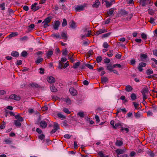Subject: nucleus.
<instances>
[{"instance_id":"obj_1","label":"nucleus","mask_w":157,"mask_h":157,"mask_svg":"<svg viewBox=\"0 0 157 157\" xmlns=\"http://www.w3.org/2000/svg\"><path fill=\"white\" fill-rule=\"evenodd\" d=\"M15 118L17 119L14 121V124L16 127H20L21 125L20 122H22L24 121V119L21 117L19 114H17L15 116Z\"/></svg>"},{"instance_id":"obj_2","label":"nucleus","mask_w":157,"mask_h":157,"mask_svg":"<svg viewBox=\"0 0 157 157\" xmlns=\"http://www.w3.org/2000/svg\"><path fill=\"white\" fill-rule=\"evenodd\" d=\"M148 89L147 86L144 87L141 90V93L143 96V99H147V97L146 94H148Z\"/></svg>"},{"instance_id":"obj_3","label":"nucleus","mask_w":157,"mask_h":157,"mask_svg":"<svg viewBox=\"0 0 157 157\" xmlns=\"http://www.w3.org/2000/svg\"><path fill=\"white\" fill-rule=\"evenodd\" d=\"M51 19L52 17H49L44 19V21L42 22V23H44L43 25L44 28H46L49 26L48 24L51 21Z\"/></svg>"},{"instance_id":"obj_4","label":"nucleus","mask_w":157,"mask_h":157,"mask_svg":"<svg viewBox=\"0 0 157 157\" xmlns=\"http://www.w3.org/2000/svg\"><path fill=\"white\" fill-rule=\"evenodd\" d=\"M146 65V63H145L141 62L139 63V66H138V69L139 71L141 72L143 70V67H145Z\"/></svg>"},{"instance_id":"obj_5","label":"nucleus","mask_w":157,"mask_h":157,"mask_svg":"<svg viewBox=\"0 0 157 157\" xmlns=\"http://www.w3.org/2000/svg\"><path fill=\"white\" fill-rule=\"evenodd\" d=\"M37 4V3H35L33 4L32 5L31 9L33 11H35L39 10L40 8L39 6H36Z\"/></svg>"},{"instance_id":"obj_6","label":"nucleus","mask_w":157,"mask_h":157,"mask_svg":"<svg viewBox=\"0 0 157 157\" xmlns=\"http://www.w3.org/2000/svg\"><path fill=\"white\" fill-rule=\"evenodd\" d=\"M10 99H14L16 101H19L20 99V98L19 96H17L16 94H11L9 97Z\"/></svg>"},{"instance_id":"obj_7","label":"nucleus","mask_w":157,"mask_h":157,"mask_svg":"<svg viewBox=\"0 0 157 157\" xmlns=\"http://www.w3.org/2000/svg\"><path fill=\"white\" fill-rule=\"evenodd\" d=\"M69 90L71 94L73 96H76L77 94V91L73 88H71Z\"/></svg>"},{"instance_id":"obj_8","label":"nucleus","mask_w":157,"mask_h":157,"mask_svg":"<svg viewBox=\"0 0 157 157\" xmlns=\"http://www.w3.org/2000/svg\"><path fill=\"white\" fill-rule=\"evenodd\" d=\"M60 24V21H55L53 25V28L54 29L57 30L58 29V27Z\"/></svg>"},{"instance_id":"obj_9","label":"nucleus","mask_w":157,"mask_h":157,"mask_svg":"<svg viewBox=\"0 0 157 157\" xmlns=\"http://www.w3.org/2000/svg\"><path fill=\"white\" fill-rule=\"evenodd\" d=\"M150 0H140V3L141 5L143 7H144L146 5L148 4V1H149V4L151 3V1H149Z\"/></svg>"},{"instance_id":"obj_10","label":"nucleus","mask_w":157,"mask_h":157,"mask_svg":"<svg viewBox=\"0 0 157 157\" xmlns=\"http://www.w3.org/2000/svg\"><path fill=\"white\" fill-rule=\"evenodd\" d=\"M47 80L48 82L50 83H54L56 81L55 78L51 76L48 77Z\"/></svg>"},{"instance_id":"obj_11","label":"nucleus","mask_w":157,"mask_h":157,"mask_svg":"<svg viewBox=\"0 0 157 157\" xmlns=\"http://www.w3.org/2000/svg\"><path fill=\"white\" fill-rule=\"evenodd\" d=\"M107 32L106 29H99L98 31L96 32L95 35L98 36L102 33H105Z\"/></svg>"},{"instance_id":"obj_12","label":"nucleus","mask_w":157,"mask_h":157,"mask_svg":"<svg viewBox=\"0 0 157 157\" xmlns=\"http://www.w3.org/2000/svg\"><path fill=\"white\" fill-rule=\"evenodd\" d=\"M100 4V3L99 1L96 0L95 2L93 3L92 6L94 8H98Z\"/></svg>"},{"instance_id":"obj_13","label":"nucleus","mask_w":157,"mask_h":157,"mask_svg":"<svg viewBox=\"0 0 157 157\" xmlns=\"http://www.w3.org/2000/svg\"><path fill=\"white\" fill-rule=\"evenodd\" d=\"M114 9L113 8H112L110 9L109 11H108L107 15H108V16H111L112 15H113L114 14Z\"/></svg>"},{"instance_id":"obj_14","label":"nucleus","mask_w":157,"mask_h":157,"mask_svg":"<svg viewBox=\"0 0 157 157\" xmlns=\"http://www.w3.org/2000/svg\"><path fill=\"white\" fill-rule=\"evenodd\" d=\"M47 125L46 122L44 121H42L40 123V127L43 128H45L47 126Z\"/></svg>"},{"instance_id":"obj_15","label":"nucleus","mask_w":157,"mask_h":157,"mask_svg":"<svg viewBox=\"0 0 157 157\" xmlns=\"http://www.w3.org/2000/svg\"><path fill=\"white\" fill-rule=\"evenodd\" d=\"M53 50H49L46 53V55L48 58H49L51 57L53 54Z\"/></svg>"},{"instance_id":"obj_16","label":"nucleus","mask_w":157,"mask_h":157,"mask_svg":"<svg viewBox=\"0 0 157 157\" xmlns=\"http://www.w3.org/2000/svg\"><path fill=\"white\" fill-rule=\"evenodd\" d=\"M85 7V6L83 5L77 6L76 8H75V10L77 11H82L83 10Z\"/></svg>"},{"instance_id":"obj_17","label":"nucleus","mask_w":157,"mask_h":157,"mask_svg":"<svg viewBox=\"0 0 157 157\" xmlns=\"http://www.w3.org/2000/svg\"><path fill=\"white\" fill-rule=\"evenodd\" d=\"M70 25V27L73 29H75L76 27L75 23L73 20L71 21Z\"/></svg>"},{"instance_id":"obj_18","label":"nucleus","mask_w":157,"mask_h":157,"mask_svg":"<svg viewBox=\"0 0 157 157\" xmlns=\"http://www.w3.org/2000/svg\"><path fill=\"white\" fill-rule=\"evenodd\" d=\"M63 101L66 102L68 104H71V101L70 99L68 98H63L62 99Z\"/></svg>"},{"instance_id":"obj_19","label":"nucleus","mask_w":157,"mask_h":157,"mask_svg":"<svg viewBox=\"0 0 157 157\" xmlns=\"http://www.w3.org/2000/svg\"><path fill=\"white\" fill-rule=\"evenodd\" d=\"M91 31L89 30L87 31V34H86V33L83 35H82L81 36V37L82 38H84L85 37H86L88 36H89L91 34Z\"/></svg>"},{"instance_id":"obj_20","label":"nucleus","mask_w":157,"mask_h":157,"mask_svg":"<svg viewBox=\"0 0 157 157\" xmlns=\"http://www.w3.org/2000/svg\"><path fill=\"white\" fill-rule=\"evenodd\" d=\"M117 155H120L121 154H123L124 152V150L118 149L116 150Z\"/></svg>"},{"instance_id":"obj_21","label":"nucleus","mask_w":157,"mask_h":157,"mask_svg":"<svg viewBox=\"0 0 157 157\" xmlns=\"http://www.w3.org/2000/svg\"><path fill=\"white\" fill-rule=\"evenodd\" d=\"M133 90L132 87L130 85H128L126 86L125 90L128 92L132 91Z\"/></svg>"},{"instance_id":"obj_22","label":"nucleus","mask_w":157,"mask_h":157,"mask_svg":"<svg viewBox=\"0 0 157 157\" xmlns=\"http://www.w3.org/2000/svg\"><path fill=\"white\" fill-rule=\"evenodd\" d=\"M61 38L67 40V33L62 32L61 33Z\"/></svg>"},{"instance_id":"obj_23","label":"nucleus","mask_w":157,"mask_h":157,"mask_svg":"<svg viewBox=\"0 0 157 157\" xmlns=\"http://www.w3.org/2000/svg\"><path fill=\"white\" fill-rule=\"evenodd\" d=\"M120 13L123 16L127 15L128 13L124 9L121 10L120 11Z\"/></svg>"},{"instance_id":"obj_24","label":"nucleus","mask_w":157,"mask_h":157,"mask_svg":"<svg viewBox=\"0 0 157 157\" xmlns=\"http://www.w3.org/2000/svg\"><path fill=\"white\" fill-rule=\"evenodd\" d=\"M18 35V33L17 32H14L10 34L9 36H7L8 37L11 38L12 37L16 36H17Z\"/></svg>"},{"instance_id":"obj_25","label":"nucleus","mask_w":157,"mask_h":157,"mask_svg":"<svg viewBox=\"0 0 157 157\" xmlns=\"http://www.w3.org/2000/svg\"><path fill=\"white\" fill-rule=\"evenodd\" d=\"M6 123L4 121H2V123L0 124V130L4 129L5 127Z\"/></svg>"},{"instance_id":"obj_26","label":"nucleus","mask_w":157,"mask_h":157,"mask_svg":"<svg viewBox=\"0 0 157 157\" xmlns=\"http://www.w3.org/2000/svg\"><path fill=\"white\" fill-rule=\"evenodd\" d=\"M11 55L14 57H17L19 56V53L16 51H13L11 54Z\"/></svg>"},{"instance_id":"obj_27","label":"nucleus","mask_w":157,"mask_h":157,"mask_svg":"<svg viewBox=\"0 0 157 157\" xmlns=\"http://www.w3.org/2000/svg\"><path fill=\"white\" fill-rule=\"evenodd\" d=\"M43 60V59L42 58H40L38 57L37 60L35 61V63L36 64H39Z\"/></svg>"},{"instance_id":"obj_28","label":"nucleus","mask_w":157,"mask_h":157,"mask_svg":"<svg viewBox=\"0 0 157 157\" xmlns=\"http://www.w3.org/2000/svg\"><path fill=\"white\" fill-rule=\"evenodd\" d=\"M114 68V67L113 65H111L110 64L108 65L107 67V69L108 70H109L110 71H112L113 68Z\"/></svg>"},{"instance_id":"obj_29","label":"nucleus","mask_w":157,"mask_h":157,"mask_svg":"<svg viewBox=\"0 0 157 157\" xmlns=\"http://www.w3.org/2000/svg\"><path fill=\"white\" fill-rule=\"evenodd\" d=\"M28 39V37L27 36H24L20 38L19 40L21 41H25Z\"/></svg>"},{"instance_id":"obj_30","label":"nucleus","mask_w":157,"mask_h":157,"mask_svg":"<svg viewBox=\"0 0 157 157\" xmlns=\"http://www.w3.org/2000/svg\"><path fill=\"white\" fill-rule=\"evenodd\" d=\"M106 6L107 8H109L111 6L112 4V2H109L108 1H105Z\"/></svg>"},{"instance_id":"obj_31","label":"nucleus","mask_w":157,"mask_h":157,"mask_svg":"<svg viewBox=\"0 0 157 157\" xmlns=\"http://www.w3.org/2000/svg\"><path fill=\"white\" fill-rule=\"evenodd\" d=\"M108 80V78L106 77H103L101 78V81L102 83H105Z\"/></svg>"},{"instance_id":"obj_32","label":"nucleus","mask_w":157,"mask_h":157,"mask_svg":"<svg viewBox=\"0 0 157 157\" xmlns=\"http://www.w3.org/2000/svg\"><path fill=\"white\" fill-rule=\"evenodd\" d=\"M29 85L31 87L33 88H38L39 86L36 83H31Z\"/></svg>"},{"instance_id":"obj_33","label":"nucleus","mask_w":157,"mask_h":157,"mask_svg":"<svg viewBox=\"0 0 157 157\" xmlns=\"http://www.w3.org/2000/svg\"><path fill=\"white\" fill-rule=\"evenodd\" d=\"M146 73L147 75H150L153 74V72L152 70L148 69L147 70Z\"/></svg>"},{"instance_id":"obj_34","label":"nucleus","mask_w":157,"mask_h":157,"mask_svg":"<svg viewBox=\"0 0 157 157\" xmlns=\"http://www.w3.org/2000/svg\"><path fill=\"white\" fill-rule=\"evenodd\" d=\"M131 99L133 101L136 98V94L134 93L132 94L130 96Z\"/></svg>"},{"instance_id":"obj_35","label":"nucleus","mask_w":157,"mask_h":157,"mask_svg":"<svg viewBox=\"0 0 157 157\" xmlns=\"http://www.w3.org/2000/svg\"><path fill=\"white\" fill-rule=\"evenodd\" d=\"M80 62H78L74 64L73 67L74 69L77 68L80 65Z\"/></svg>"},{"instance_id":"obj_36","label":"nucleus","mask_w":157,"mask_h":157,"mask_svg":"<svg viewBox=\"0 0 157 157\" xmlns=\"http://www.w3.org/2000/svg\"><path fill=\"white\" fill-rule=\"evenodd\" d=\"M57 116L59 118H61L62 119L65 118V116H64L60 113H58L57 114Z\"/></svg>"},{"instance_id":"obj_37","label":"nucleus","mask_w":157,"mask_h":157,"mask_svg":"<svg viewBox=\"0 0 157 157\" xmlns=\"http://www.w3.org/2000/svg\"><path fill=\"white\" fill-rule=\"evenodd\" d=\"M147 55L142 53L140 54V58L141 59H145L146 58H147Z\"/></svg>"},{"instance_id":"obj_38","label":"nucleus","mask_w":157,"mask_h":157,"mask_svg":"<svg viewBox=\"0 0 157 157\" xmlns=\"http://www.w3.org/2000/svg\"><path fill=\"white\" fill-rule=\"evenodd\" d=\"M102 59V57L100 56H98L96 59L97 62L98 63H100Z\"/></svg>"},{"instance_id":"obj_39","label":"nucleus","mask_w":157,"mask_h":157,"mask_svg":"<svg viewBox=\"0 0 157 157\" xmlns=\"http://www.w3.org/2000/svg\"><path fill=\"white\" fill-rule=\"evenodd\" d=\"M113 54V50H110L109 52H108L107 55L110 57H111Z\"/></svg>"},{"instance_id":"obj_40","label":"nucleus","mask_w":157,"mask_h":157,"mask_svg":"<svg viewBox=\"0 0 157 157\" xmlns=\"http://www.w3.org/2000/svg\"><path fill=\"white\" fill-rule=\"evenodd\" d=\"M77 115L81 118L84 117V113L82 112H80L77 113Z\"/></svg>"},{"instance_id":"obj_41","label":"nucleus","mask_w":157,"mask_h":157,"mask_svg":"<svg viewBox=\"0 0 157 157\" xmlns=\"http://www.w3.org/2000/svg\"><path fill=\"white\" fill-rule=\"evenodd\" d=\"M52 36H53L54 37H56L57 38H59V39H61V37L60 35L57 34H53L51 35Z\"/></svg>"},{"instance_id":"obj_42","label":"nucleus","mask_w":157,"mask_h":157,"mask_svg":"<svg viewBox=\"0 0 157 157\" xmlns=\"http://www.w3.org/2000/svg\"><path fill=\"white\" fill-rule=\"evenodd\" d=\"M123 144V142L122 141L117 140L116 143V145L118 146H121Z\"/></svg>"},{"instance_id":"obj_43","label":"nucleus","mask_w":157,"mask_h":157,"mask_svg":"<svg viewBox=\"0 0 157 157\" xmlns=\"http://www.w3.org/2000/svg\"><path fill=\"white\" fill-rule=\"evenodd\" d=\"M51 91L52 92H56L57 91V90L56 88L54 86H52L50 87Z\"/></svg>"},{"instance_id":"obj_44","label":"nucleus","mask_w":157,"mask_h":157,"mask_svg":"<svg viewBox=\"0 0 157 157\" xmlns=\"http://www.w3.org/2000/svg\"><path fill=\"white\" fill-rule=\"evenodd\" d=\"M119 126H121V127H122V125L120 123H117L115 124V125H114V126H113V128L114 129H116L117 128V127H119Z\"/></svg>"},{"instance_id":"obj_45","label":"nucleus","mask_w":157,"mask_h":157,"mask_svg":"<svg viewBox=\"0 0 157 157\" xmlns=\"http://www.w3.org/2000/svg\"><path fill=\"white\" fill-rule=\"evenodd\" d=\"M67 25V21L64 18L63 20V22L62 23V26L63 27H64Z\"/></svg>"},{"instance_id":"obj_46","label":"nucleus","mask_w":157,"mask_h":157,"mask_svg":"<svg viewBox=\"0 0 157 157\" xmlns=\"http://www.w3.org/2000/svg\"><path fill=\"white\" fill-rule=\"evenodd\" d=\"M141 36L142 38L144 40H145L147 39V36L146 34L144 33H142L141 34Z\"/></svg>"},{"instance_id":"obj_47","label":"nucleus","mask_w":157,"mask_h":157,"mask_svg":"<svg viewBox=\"0 0 157 157\" xmlns=\"http://www.w3.org/2000/svg\"><path fill=\"white\" fill-rule=\"evenodd\" d=\"M155 19L151 17L150 18V20L149 21V22L151 24H154L155 25V22L154 21Z\"/></svg>"},{"instance_id":"obj_48","label":"nucleus","mask_w":157,"mask_h":157,"mask_svg":"<svg viewBox=\"0 0 157 157\" xmlns=\"http://www.w3.org/2000/svg\"><path fill=\"white\" fill-rule=\"evenodd\" d=\"M124 130H125L126 132H128L129 131V130L128 128H124L121 127V131L122 132Z\"/></svg>"},{"instance_id":"obj_49","label":"nucleus","mask_w":157,"mask_h":157,"mask_svg":"<svg viewBox=\"0 0 157 157\" xmlns=\"http://www.w3.org/2000/svg\"><path fill=\"white\" fill-rule=\"evenodd\" d=\"M28 53L25 51H23L21 53V55L22 56L25 57L27 56Z\"/></svg>"},{"instance_id":"obj_50","label":"nucleus","mask_w":157,"mask_h":157,"mask_svg":"<svg viewBox=\"0 0 157 157\" xmlns=\"http://www.w3.org/2000/svg\"><path fill=\"white\" fill-rule=\"evenodd\" d=\"M63 111L65 113L68 114H70L71 113V112L68 110V109L66 108H64L63 109Z\"/></svg>"},{"instance_id":"obj_51","label":"nucleus","mask_w":157,"mask_h":157,"mask_svg":"<svg viewBox=\"0 0 157 157\" xmlns=\"http://www.w3.org/2000/svg\"><path fill=\"white\" fill-rule=\"evenodd\" d=\"M85 66L90 69H93V67L92 65L88 63H86L85 64Z\"/></svg>"},{"instance_id":"obj_52","label":"nucleus","mask_w":157,"mask_h":157,"mask_svg":"<svg viewBox=\"0 0 157 157\" xmlns=\"http://www.w3.org/2000/svg\"><path fill=\"white\" fill-rule=\"evenodd\" d=\"M54 127L55 128H56L57 130L59 129V124L58 123H54Z\"/></svg>"},{"instance_id":"obj_53","label":"nucleus","mask_w":157,"mask_h":157,"mask_svg":"<svg viewBox=\"0 0 157 157\" xmlns=\"http://www.w3.org/2000/svg\"><path fill=\"white\" fill-rule=\"evenodd\" d=\"M153 110L154 112H157V106L156 105H153L151 107Z\"/></svg>"},{"instance_id":"obj_54","label":"nucleus","mask_w":157,"mask_h":157,"mask_svg":"<svg viewBox=\"0 0 157 157\" xmlns=\"http://www.w3.org/2000/svg\"><path fill=\"white\" fill-rule=\"evenodd\" d=\"M38 138L40 140H43L45 138V136L43 134H41L38 136Z\"/></svg>"},{"instance_id":"obj_55","label":"nucleus","mask_w":157,"mask_h":157,"mask_svg":"<svg viewBox=\"0 0 157 157\" xmlns=\"http://www.w3.org/2000/svg\"><path fill=\"white\" fill-rule=\"evenodd\" d=\"M63 63L61 62V61H60L59 63V66H58V68L59 69H62V67L63 66Z\"/></svg>"},{"instance_id":"obj_56","label":"nucleus","mask_w":157,"mask_h":157,"mask_svg":"<svg viewBox=\"0 0 157 157\" xmlns=\"http://www.w3.org/2000/svg\"><path fill=\"white\" fill-rule=\"evenodd\" d=\"M98 155L100 157H104V154L102 151H100L98 153Z\"/></svg>"},{"instance_id":"obj_57","label":"nucleus","mask_w":157,"mask_h":157,"mask_svg":"<svg viewBox=\"0 0 157 157\" xmlns=\"http://www.w3.org/2000/svg\"><path fill=\"white\" fill-rule=\"evenodd\" d=\"M134 113L135 114V116L136 118H138L140 117L141 115L140 113H139L138 112L136 113Z\"/></svg>"},{"instance_id":"obj_58","label":"nucleus","mask_w":157,"mask_h":157,"mask_svg":"<svg viewBox=\"0 0 157 157\" xmlns=\"http://www.w3.org/2000/svg\"><path fill=\"white\" fill-rule=\"evenodd\" d=\"M110 33H107L105 34L102 36V37L104 38V37H108L109 36H110Z\"/></svg>"},{"instance_id":"obj_59","label":"nucleus","mask_w":157,"mask_h":157,"mask_svg":"<svg viewBox=\"0 0 157 157\" xmlns=\"http://www.w3.org/2000/svg\"><path fill=\"white\" fill-rule=\"evenodd\" d=\"M130 64L131 65H134L135 64V63H136V61L135 60V59H131L130 60Z\"/></svg>"},{"instance_id":"obj_60","label":"nucleus","mask_w":157,"mask_h":157,"mask_svg":"<svg viewBox=\"0 0 157 157\" xmlns=\"http://www.w3.org/2000/svg\"><path fill=\"white\" fill-rule=\"evenodd\" d=\"M5 142L7 144H11L12 143V141L10 139H7L5 140Z\"/></svg>"},{"instance_id":"obj_61","label":"nucleus","mask_w":157,"mask_h":157,"mask_svg":"<svg viewBox=\"0 0 157 157\" xmlns=\"http://www.w3.org/2000/svg\"><path fill=\"white\" fill-rule=\"evenodd\" d=\"M48 109V108L47 105H45L44 107H43L41 108V109L43 111H45L47 110Z\"/></svg>"},{"instance_id":"obj_62","label":"nucleus","mask_w":157,"mask_h":157,"mask_svg":"<svg viewBox=\"0 0 157 157\" xmlns=\"http://www.w3.org/2000/svg\"><path fill=\"white\" fill-rule=\"evenodd\" d=\"M148 13L150 15H152L154 13L152 9H149L148 10Z\"/></svg>"},{"instance_id":"obj_63","label":"nucleus","mask_w":157,"mask_h":157,"mask_svg":"<svg viewBox=\"0 0 157 157\" xmlns=\"http://www.w3.org/2000/svg\"><path fill=\"white\" fill-rule=\"evenodd\" d=\"M103 47L105 48H108L109 47L108 44L106 42H104L103 44Z\"/></svg>"},{"instance_id":"obj_64","label":"nucleus","mask_w":157,"mask_h":157,"mask_svg":"<svg viewBox=\"0 0 157 157\" xmlns=\"http://www.w3.org/2000/svg\"><path fill=\"white\" fill-rule=\"evenodd\" d=\"M153 54L157 57V49H155L153 50Z\"/></svg>"}]
</instances>
